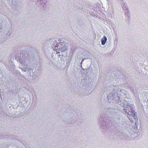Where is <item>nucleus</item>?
Returning a JSON list of instances; mask_svg holds the SVG:
<instances>
[{
	"instance_id": "obj_2",
	"label": "nucleus",
	"mask_w": 148,
	"mask_h": 148,
	"mask_svg": "<svg viewBox=\"0 0 148 148\" xmlns=\"http://www.w3.org/2000/svg\"><path fill=\"white\" fill-rule=\"evenodd\" d=\"M107 40V39L106 36H104L101 40V44L104 45L105 44Z\"/></svg>"
},
{
	"instance_id": "obj_3",
	"label": "nucleus",
	"mask_w": 148,
	"mask_h": 148,
	"mask_svg": "<svg viewBox=\"0 0 148 148\" xmlns=\"http://www.w3.org/2000/svg\"><path fill=\"white\" fill-rule=\"evenodd\" d=\"M60 53V52H58L57 53Z\"/></svg>"
},
{
	"instance_id": "obj_1",
	"label": "nucleus",
	"mask_w": 148,
	"mask_h": 148,
	"mask_svg": "<svg viewBox=\"0 0 148 148\" xmlns=\"http://www.w3.org/2000/svg\"><path fill=\"white\" fill-rule=\"evenodd\" d=\"M124 110H125L126 112L127 113V116L129 118L130 121L132 122L133 121L132 120L131 117L134 118V119L135 113L133 110L131 109L130 107H128L127 108H125Z\"/></svg>"
}]
</instances>
